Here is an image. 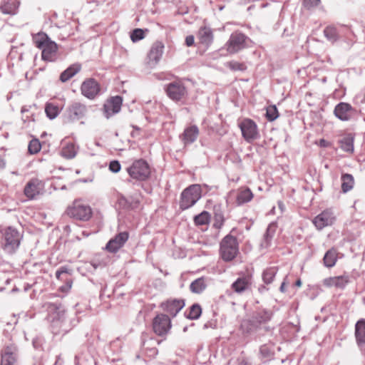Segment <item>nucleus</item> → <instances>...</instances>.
<instances>
[{
  "label": "nucleus",
  "mask_w": 365,
  "mask_h": 365,
  "mask_svg": "<svg viewBox=\"0 0 365 365\" xmlns=\"http://www.w3.org/2000/svg\"><path fill=\"white\" fill-rule=\"evenodd\" d=\"M135 133H132V136H135Z\"/></svg>",
  "instance_id": "obj_62"
},
{
  "label": "nucleus",
  "mask_w": 365,
  "mask_h": 365,
  "mask_svg": "<svg viewBox=\"0 0 365 365\" xmlns=\"http://www.w3.org/2000/svg\"><path fill=\"white\" fill-rule=\"evenodd\" d=\"M335 216L332 211L326 210L317 215L312 220L317 230H321L325 227L331 226L335 221Z\"/></svg>",
  "instance_id": "obj_14"
},
{
  "label": "nucleus",
  "mask_w": 365,
  "mask_h": 365,
  "mask_svg": "<svg viewBox=\"0 0 365 365\" xmlns=\"http://www.w3.org/2000/svg\"><path fill=\"white\" fill-rule=\"evenodd\" d=\"M323 261L325 267H334L337 261V250L335 248L329 250L325 253Z\"/></svg>",
  "instance_id": "obj_32"
},
{
  "label": "nucleus",
  "mask_w": 365,
  "mask_h": 365,
  "mask_svg": "<svg viewBox=\"0 0 365 365\" xmlns=\"http://www.w3.org/2000/svg\"><path fill=\"white\" fill-rule=\"evenodd\" d=\"M302 284V282L299 279L296 282V285L298 286V287H300Z\"/></svg>",
  "instance_id": "obj_59"
},
{
  "label": "nucleus",
  "mask_w": 365,
  "mask_h": 365,
  "mask_svg": "<svg viewBox=\"0 0 365 365\" xmlns=\"http://www.w3.org/2000/svg\"><path fill=\"white\" fill-rule=\"evenodd\" d=\"M324 34L328 41L334 43L339 38L337 30L334 26H327L324 30Z\"/></svg>",
  "instance_id": "obj_39"
},
{
  "label": "nucleus",
  "mask_w": 365,
  "mask_h": 365,
  "mask_svg": "<svg viewBox=\"0 0 365 365\" xmlns=\"http://www.w3.org/2000/svg\"><path fill=\"white\" fill-rule=\"evenodd\" d=\"M252 198L253 193L250 188H241L238 190L236 197V203L238 205H241L250 202Z\"/></svg>",
  "instance_id": "obj_28"
},
{
  "label": "nucleus",
  "mask_w": 365,
  "mask_h": 365,
  "mask_svg": "<svg viewBox=\"0 0 365 365\" xmlns=\"http://www.w3.org/2000/svg\"><path fill=\"white\" fill-rule=\"evenodd\" d=\"M277 230V225L275 223H270L264 235L263 240L261 242V247L263 248H267L271 245L272 238Z\"/></svg>",
  "instance_id": "obj_27"
},
{
  "label": "nucleus",
  "mask_w": 365,
  "mask_h": 365,
  "mask_svg": "<svg viewBox=\"0 0 365 365\" xmlns=\"http://www.w3.org/2000/svg\"><path fill=\"white\" fill-rule=\"evenodd\" d=\"M166 93L170 98L179 101L187 95V90L182 83L175 81L167 86Z\"/></svg>",
  "instance_id": "obj_13"
},
{
  "label": "nucleus",
  "mask_w": 365,
  "mask_h": 365,
  "mask_svg": "<svg viewBox=\"0 0 365 365\" xmlns=\"http://www.w3.org/2000/svg\"><path fill=\"white\" fill-rule=\"evenodd\" d=\"M6 162L4 159L0 158V169H2L5 167Z\"/></svg>",
  "instance_id": "obj_56"
},
{
  "label": "nucleus",
  "mask_w": 365,
  "mask_h": 365,
  "mask_svg": "<svg viewBox=\"0 0 365 365\" xmlns=\"http://www.w3.org/2000/svg\"><path fill=\"white\" fill-rule=\"evenodd\" d=\"M42 58L47 61H53L57 56V44L53 41H50L42 48Z\"/></svg>",
  "instance_id": "obj_23"
},
{
  "label": "nucleus",
  "mask_w": 365,
  "mask_h": 365,
  "mask_svg": "<svg viewBox=\"0 0 365 365\" xmlns=\"http://www.w3.org/2000/svg\"><path fill=\"white\" fill-rule=\"evenodd\" d=\"M279 116L277 108L275 106H270L267 108L266 117L268 120L273 121Z\"/></svg>",
  "instance_id": "obj_44"
},
{
  "label": "nucleus",
  "mask_w": 365,
  "mask_h": 365,
  "mask_svg": "<svg viewBox=\"0 0 365 365\" xmlns=\"http://www.w3.org/2000/svg\"><path fill=\"white\" fill-rule=\"evenodd\" d=\"M250 279L248 277H239L232 284V289L237 293H242L249 288Z\"/></svg>",
  "instance_id": "obj_29"
},
{
  "label": "nucleus",
  "mask_w": 365,
  "mask_h": 365,
  "mask_svg": "<svg viewBox=\"0 0 365 365\" xmlns=\"http://www.w3.org/2000/svg\"><path fill=\"white\" fill-rule=\"evenodd\" d=\"M67 113L71 120H78L86 117L88 108L85 104L73 102L68 107Z\"/></svg>",
  "instance_id": "obj_16"
},
{
  "label": "nucleus",
  "mask_w": 365,
  "mask_h": 365,
  "mask_svg": "<svg viewBox=\"0 0 365 365\" xmlns=\"http://www.w3.org/2000/svg\"><path fill=\"white\" fill-rule=\"evenodd\" d=\"M334 113L335 116L339 120L348 121L356 115L357 110L349 103L341 102L335 106Z\"/></svg>",
  "instance_id": "obj_10"
},
{
  "label": "nucleus",
  "mask_w": 365,
  "mask_h": 365,
  "mask_svg": "<svg viewBox=\"0 0 365 365\" xmlns=\"http://www.w3.org/2000/svg\"><path fill=\"white\" fill-rule=\"evenodd\" d=\"M67 215L81 221H88L92 217L91 207L81 200H75L66 210Z\"/></svg>",
  "instance_id": "obj_5"
},
{
  "label": "nucleus",
  "mask_w": 365,
  "mask_h": 365,
  "mask_svg": "<svg viewBox=\"0 0 365 365\" xmlns=\"http://www.w3.org/2000/svg\"><path fill=\"white\" fill-rule=\"evenodd\" d=\"M77 153V148L73 143L64 146L61 150V155L67 159L73 158Z\"/></svg>",
  "instance_id": "obj_36"
},
{
  "label": "nucleus",
  "mask_w": 365,
  "mask_h": 365,
  "mask_svg": "<svg viewBox=\"0 0 365 365\" xmlns=\"http://www.w3.org/2000/svg\"><path fill=\"white\" fill-rule=\"evenodd\" d=\"M129 235L127 232H120L108 241L106 245V250L110 252H116L124 245Z\"/></svg>",
  "instance_id": "obj_19"
},
{
  "label": "nucleus",
  "mask_w": 365,
  "mask_h": 365,
  "mask_svg": "<svg viewBox=\"0 0 365 365\" xmlns=\"http://www.w3.org/2000/svg\"><path fill=\"white\" fill-rule=\"evenodd\" d=\"M207 287L205 279L200 277L194 280L190 285V289L192 293L200 294Z\"/></svg>",
  "instance_id": "obj_33"
},
{
  "label": "nucleus",
  "mask_w": 365,
  "mask_h": 365,
  "mask_svg": "<svg viewBox=\"0 0 365 365\" xmlns=\"http://www.w3.org/2000/svg\"><path fill=\"white\" fill-rule=\"evenodd\" d=\"M185 301L180 299H169L160 304V307L171 317H175L185 307Z\"/></svg>",
  "instance_id": "obj_15"
},
{
  "label": "nucleus",
  "mask_w": 365,
  "mask_h": 365,
  "mask_svg": "<svg viewBox=\"0 0 365 365\" xmlns=\"http://www.w3.org/2000/svg\"><path fill=\"white\" fill-rule=\"evenodd\" d=\"M45 112L48 118L54 119L59 114L60 109L57 105L52 103H48L45 106Z\"/></svg>",
  "instance_id": "obj_37"
},
{
  "label": "nucleus",
  "mask_w": 365,
  "mask_h": 365,
  "mask_svg": "<svg viewBox=\"0 0 365 365\" xmlns=\"http://www.w3.org/2000/svg\"><path fill=\"white\" fill-rule=\"evenodd\" d=\"M121 166L118 160H113L110 163L109 169L113 173H118L120 170Z\"/></svg>",
  "instance_id": "obj_50"
},
{
  "label": "nucleus",
  "mask_w": 365,
  "mask_h": 365,
  "mask_svg": "<svg viewBox=\"0 0 365 365\" xmlns=\"http://www.w3.org/2000/svg\"><path fill=\"white\" fill-rule=\"evenodd\" d=\"M46 308L48 312V318L51 322L59 321L63 318L65 309L61 303L46 304Z\"/></svg>",
  "instance_id": "obj_20"
},
{
  "label": "nucleus",
  "mask_w": 365,
  "mask_h": 365,
  "mask_svg": "<svg viewBox=\"0 0 365 365\" xmlns=\"http://www.w3.org/2000/svg\"><path fill=\"white\" fill-rule=\"evenodd\" d=\"M41 148L40 141L38 139H33L29 142L28 150L30 154L38 153Z\"/></svg>",
  "instance_id": "obj_43"
},
{
  "label": "nucleus",
  "mask_w": 365,
  "mask_h": 365,
  "mask_svg": "<svg viewBox=\"0 0 365 365\" xmlns=\"http://www.w3.org/2000/svg\"><path fill=\"white\" fill-rule=\"evenodd\" d=\"M163 50L164 44L162 42H155L148 53V64L151 66H156L163 56Z\"/></svg>",
  "instance_id": "obj_18"
},
{
  "label": "nucleus",
  "mask_w": 365,
  "mask_h": 365,
  "mask_svg": "<svg viewBox=\"0 0 365 365\" xmlns=\"http://www.w3.org/2000/svg\"><path fill=\"white\" fill-rule=\"evenodd\" d=\"M320 2V0H304L303 4L304 7L310 9L314 6H317Z\"/></svg>",
  "instance_id": "obj_51"
},
{
  "label": "nucleus",
  "mask_w": 365,
  "mask_h": 365,
  "mask_svg": "<svg viewBox=\"0 0 365 365\" xmlns=\"http://www.w3.org/2000/svg\"><path fill=\"white\" fill-rule=\"evenodd\" d=\"M99 83L94 78L86 79L81 86V94L86 98L93 100L100 93Z\"/></svg>",
  "instance_id": "obj_11"
},
{
  "label": "nucleus",
  "mask_w": 365,
  "mask_h": 365,
  "mask_svg": "<svg viewBox=\"0 0 365 365\" xmlns=\"http://www.w3.org/2000/svg\"><path fill=\"white\" fill-rule=\"evenodd\" d=\"M34 365H41V364H34Z\"/></svg>",
  "instance_id": "obj_63"
},
{
  "label": "nucleus",
  "mask_w": 365,
  "mask_h": 365,
  "mask_svg": "<svg viewBox=\"0 0 365 365\" xmlns=\"http://www.w3.org/2000/svg\"><path fill=\"white\" fill-rule=\"evenodd\" d=\"M171 320L170 317L165 314H158L153 322V329L154 332L158 336H163L168 333L171 328Z\"/></svg>",
  "instance_id": "obj_9"
},
{
  "label": "nucleus",
  "mask_w": 365,
  "mask_h": 365,
  "mask_svg": "<svg viewBox=\"0 0 365 365\" xmlns=\"http://www.w3.org/2000/svg\"><path fill=\"white\" fill-rule=\"evenodd\" d=\"M202 189L200 185H191L181 193L180 207L182 210L193 206L201 198Z\"/></svg>",
  "instance_id": "obj_3"
},
{
  "label": "nucleus",
  "mask_w": 365,
  "mask_h": 365,
  "mask_svg": "<svg viewBox=\"0 0 365 365\" xmlns=\"http://www.w3.org/2000/svg\"><path fill=\"white\" fill-rule=\"evenodd\" d=\"M29 108L26 106H23L21 108V112L23 114L22 120L24 123H29L30 121H34V115L32 114L31 116L28 115H25L26 113H28L29 111Z\"/></svg>",
  "instance_id": "obj_48"
},
{
  "label": "nucleus",
  "mask_w": 365,
  "mask_h": 365,
  "mask_svg": "<svg viewBox=\"0 0 365 365\" xmlns=\"http://www.w3.org/2000/svg\"><path fill=\"white\" fill-rule=\"evenodd\" d=\"M341 190L343 192L346 193L351 190L354 184V178L350 174H344L341 176Z\"/></svg>",
  "instance_id": "obj_35"
},
{
  "label": "nucleus",
  "mask_w": 365,
  "mask_h": 365,
  "mask_svg": "<svg viewBox=\"0 0 365 365\" xmlns=\"http://www.w3.org/2000/svg\"><path fill=\"white\" fill-rule=\"evenodd\" d=\"M227 66L232 71H245L247 67L245 63L237 61H230L227 63Z\"/></svg>",
  "instance_id": "obj_47"
},
{
  "label": "nucleus",
  "mask_w": 365,
  "mask_h": 365,
  "mask_svg": "<svg viewBox=\"0 0 365 365\" xmlns=\"http://www.w3.org/2000/svg\"><path fill=\"white\" fill-rule=\"evenodd\" d=\"M123 103V98L120 96H115L108 99L103 106V113L106 118L120 112Z\"/></svg>",
  "instance_id": "obj_12"
},
{
  "label": "nucleus",
  "mask_w": 365,
  "mask_h": 365,
  "mask_svg": "<svg viewBox=\"0 0 365 365\" xmlns=\"http://www.w3.org/2000/svg\"><path fill=\"white\" fill-rule=\"evenodd\" d=\"M340 148L345 152L353 153L354 151V137L349 134L343 137L340 140Z\"/></svg>",
  "instance_id": "obj_34"
},
{
  "label": "nucleus",
  "mask_w": 365,
  "mask_h": 365,
  "mask_svg": "<svg viewBox=\"0 0 365 365\" xmlns=\"http://www.w3.org/2000/svg\"><path fill=\"white\" fill-rule=\"evenodd\" d=\"M238 126L242 132L243 138L247 143H252L259 138L258 127L254 120L250 118H245L239 123Z\"/></svg>",
  "instance_id": "obj_7"
},
{
  "label": "nucleus",
  "mask_w": 365,
  "mask_h": 365,
  "mask_svg": "<svg viewBox=\"0 0 365 365\" xmlns=\"http://www.w3.org/2000/svg\"><path fill=\"white\" fill-rule=\"evenodd\" d=\"M277 272V269L275 267L266 269L262 274V279L264 282L266 284L272 283Z\"/></svg>",
  "instance_id": "obj_38"
},
{
  "label": "nucleus",
  "mask_w": 365,
  "mask_h": 365,
  "mask_svg": "<svg viewBox=\"0 0 365 365\" xmlns=\"http://www.w3.org/2000/svg\"><path fill=\"white\" fill-rule=\"evenodd\" d=\"M259 351L262 356H266V357L269 356L271 354V351L267 345L261 346V347L259 349Z\"/></svg>",
  "instance_id": "obj_53"
},
{
  "label": "nucleus",
  "mask_w": 365,
  "mask_h": 365,
  "mask_svg": "<svg viewBox=\"0 0 365 365\" xmlns=\"http://www.w3.org/2000/svg\"><path fill=\"white\" fill-rule=\"evenodd\" d=\"M349 282L348 275H341L337 277H330L325 278L322 283L327 287H335L337 289H344Z\"/></svg>",
  "instance_id": "obj_22"
},
{
  "label": "nucleus",
  "mask_w": 365,
  "mask_h": 365,
  "mask_svg": "<svg viewBox=\"0 0 365 365\" xmlns=\"http://www.w3.org/2000/svg\"><path fill=\"white\" fill-rule=\"evenodd\" d=\"M118 205L123 209H129L130 207V203L128 200L123 195H120L118 199Z\"/></svg>",
  "instance_id": "obj_49"
},
{
  "label": "nucleus",
  "mask_w": 365,
  "mask_h": 365,
  "mask_svg": "<svg viewBox=\"0 0 365 365\" xmlns=\"http://www.w3.org/2000/svg\"><path fill=\"white\" fill-rule=\"evenodd\" d=\"M210 215L208 212L203 211L194 217V222L197 225H204L210 222Z\"/></svg>",
  "instance_id": "obj_41"
},
{
  "label": "nucleus",
  "mask_w": 365,
  "mask_h": 365,
  "mask_svg": "<svg viewBox=\"0 0 365 365\" xmlns=\"http://www.w3.org/2000/svg\"><path fill=\"white\" fill-rule=\"evenodd\" d=\"M238 250L237 240L234 236L228 235L220 242V253L224 261L232 260L237 256Z\"/></svg>",
  "instance_id": "obj_4"
},
{
  "label": "nucleus",
  "mask_w": 365,
  "mask_h": 365,
  "mask_svg": "<svg viewBox=\"0 0 365 365\" xmlns=\"http://www.w3.org/2000/svg\"><path fill=\"white\" fill-rule=\"evenodd\" d=\"M135 133H132V136H135Z\"/></svg>",
  "instance_id": "obj_61"
},
{
  "label": "nucleus",
  "mask_w": 365,
  "mask_h": 365,
  "mask_svg": "<svg viewBox=\"0 0 365 365\" xmlns=\"http://www.w3.org/2000/svg\"><path fill=\"white\" fill-rule=\"evenodd\" d=\"M81 69V65L78 63H73L63 71L60 75V81L63 83L68 81Z\"/></svg>",
  "instance_id": "obj_26"
},
{
  "label": "nucleus",
  "mask_w": 365,
  "mask_h": 365,
  "mask_svg": "<svg viewBox=\"0 0 365 365\" xmlns=\"http://www.w3.org/2000/svg\"><path fill=\"white\" fill-rule=\"evenodd\" d=\"M160 344V341L149 337L147 339H143V349L148 351L150 356H155L158 354V349L156 348V345Z\"/></svg>",
  "instance_id": "obj_30"
},
{
  "label": "nucleus",
  "mask_w": 365,
  "mask_h": 365,
  "mask_svg": "<svg viewBox=\"0 0 365 365\" xmlns=\"http://www.w3.org/2000/svg\"><path fill=\"white\" fill-rule=\"evenodd\" d=\"M199 135V129L196 125H191L185 129L181 139L185 145L194 143Z\"/></svg>",
  "instance_id": "obj_25"
},
{
  "label": "nucleus",
  "mask_w": 365,
  "mask_h": 365,
  "mask_svg": "<svg viewBox=\"0 0 365 365\" xmlns=\"http://www.w3.org/2000/svg\"><path fill=\"white\" fill-rule=\"evenodd\" d=\"M356 101H357V103L361 106L365 105V93L361 96H356Z\"/></svg>",
  "instance_id": "obj_55"
},
{
  "label": "nucleus",
  "mask_w": 365,
  "mask_h": 365,
  "mask_svg": "<svg viewBox=\"0 0 365 365\" xmlns=\"http://www.w3.org/2000/svg\"><path fill=\"white\" fill-rule=\"evenodd\" d=\"M127 171L133 179L143 181L145 180L150 174L148 164L144 160H135L127 168Z\"/></svg>",
  "instance_id": "obj_6"
},
{
  "label": "nucleus",
  "mask_w": 365,
  "mask_h": 365,
  "mask_svg": "<svg viewBox=\"0 0 365 365\" xmlns=\"http://www.w3.org/2000/svg\"><path fill=\"white\" fill-rule=\"evenodd\" d=\"M70 273L69 269L66 267H61L56 272V277L58 279H61L63 274Z\"/></svg>",
  "instance_id": "obj_52"
},
{
  "label": "nucleus",
  "mask_w": 365,
  "mask_h": 365,
  "mask_svg": "<svg viewBox=\"0 0 365 365\" xmlns=\"http://www.w3.org/2000/svg\"><path fill=\"white\" fill-rule=\"evenodd\" d=\"M18 350L15 346H7L1 354V365H16Z\"/></svg>",
  "instance_id": "obj_21"
},
{
  "label": "nucleus",
  "mask_w": 365,
  "mask_h": 365,
  "mask_svg": "<svg viewBox=\"0 0 365 365\" xmlns=\"http://www.w3.org/2000/svg\"><path fill=\"white\" fill-rule=\"evenodd\" d=\"M58 361H60V356H58L56 361V363L55 364H57L58 363Z\"/></svg>",
  "instance_id": "obj_60"
},
{
  "label": "nucleus",
  "mask_w": 365,
  "mask_h": 365,
  "mask_svg": "<svg viewBox=\"0 0 365 365\" xmlns=\"http://www.w3.org/2000/svg\"><path fill=\"white\" fill-rule=\"evenodd\" d=\"M247 37L239 31L233 32L225 44L227 52L230 54L236 53L247 47Z\"/></svg>",
  "instance_id": "obj_8"
},
{
  "label": "nucleus",
  "mask_w": 365,
  "mask_h": 365,
  "mask_svg": "<svg viewBox=\"0 0 365 365\" xmlns=\"http://www.w3.org/2000/svg\"><path fill=\"white\" fill-rule=\"evenodd\" d=\"M0 10L5 14H14L16 8L12 3L6 2L1 5Z\"/></svg>",
  "instance_id": "obj_45"
},
{
  "label": "nucleus",
  "mask_w": 365,
  "mask_h": 365,
  "mask_svg": "<svg viewBox=\"0 0 365 365\" xmlns=\"http://www.w3.org/2000/svg\"><path fill=\"white\" fill-rule=\"evenodd\" d=\"M195 43V38L192 35L187 36L185 38V44L187 46H192L194 45Z\"/></svg>",
  "instance_id": "obj_54"
},
{
  "label": "nucleus",
  "mask_w": 365,
  "mask_h": 365,
  "mask_svg": "<svg viewBox=\"0 0 365 365\" xmlns=\"http://www.w3.org/2000/svg\"><path fill=\"white\" fill-rule=\"evenodd\" d=\"M355 335L359 346L365 344V319L357 322L355 326Z\"/></svg>",
  "instance_id": "obj_31"
},
{
  "label": "nucleus",
  "mask_w": 365,
  "mask_h": 365,
  "mask_svg": "<svg viewBox=\"0 0 365 365\" xmlns=\"http://www.w3.org/2000/svg\"><path fill=\"white\" fill-rule=\"evenodd\" d=\"M144 37V31L141 29H134L130 34V38L133 42H137L143 39Z\"/></svg>",
  "instance_id": "obj_46"
},
{
  "label": "nucleus",
  "mask_w": 365,
  "mask_h": 365,
  "mask_svg": "<svg viewBox=\"0 0 365 365\" xmlns=\"http://www.w3.org/2000/svg\"><path fill=\"white\" fill-rule=\"evenodd\" d=\"M197 38L200 42V43L205 45V46H210L214 38L212 30L207 26L201 27L197 33Z\"/></svg>",
  "instance_id": "obj_24"
},
{
  "label": "nucleus",
  "mask_w": 365,
  "mask_h": 365,
  "mask_svg": "<svg viewBox=\"0 0 365 365\" xmlns=\"http://www.w3.org/2000/svg\"><path fill=\"white\" fill-rule=\"evenodd\" d=\"M71 287V282H68L66 289L68 290V289H70Z\"/></svg>",
  "instance_id": "obj_58"
},
{
  "label": "nucleus",
  "mask_w": 365,
  "mask_h": 365,
  "mask_svg": "<svg viewBox=\"0 0 365 365\" xmlns=\"http://www.w3.org/2000/svg\"><path fill=\"white\" fill-rule=\"evenodd\" d=\"M43 190V183L37 178L30 180L24 187V195L30 200L36 198Z\"/></svg>",
  "instance_id": "obj_17"
},
{
  "label": "nucleus",
  "mask_w": 365,
  "mask_h": 365,
  "mask_svg": "<svg viewBox=\"0 0 365 365\" xmlns=\"http://www.w3.org/2000/svg\"><path fill=\"white\" fill-rule=\"evenodd\" d=\"M279 290L282 292H285V282H283L279 287Z\"/></svg>",
  "instance_id": "obj_57"
},
{
  "label": "nucleus",
  "mask_w": 365,
  "mask_h": 365,
  "mask_svg": "<svg viewBox=\"0 0 365 365\" xmlns=\"http://www.w3.org/2000/svg\"><path fill=\"white\" fill-rule=\"evenodd\" d=\"M0 232L2 234L1 248L8 254H14L20 245L22 235L12 227L3 229L0 226Z\"/></svg>",
  "instance_id": "obj_1"
},
{
  "label": "nucleus",
  "mask_w": 365,
  "mask_h": 365,
  "mask_svg": "<svg viewBox=\"0 0 365 365\" xmlns=\"http://www.w3.org/2000/svg\"><path fill=\"white\" fill-rule=\"evenodd\" d=\"M272 317V313L267 310L256 312L250 319L242 321L240 328L245 333H251L256 331L262 324L269 322Z\"/></svg>",
  "instance_id": "obj_2"
},
{
  "label": "nucleus",
  "mask_w": 365,
  "mask_h": 365,
  "mask_svg": "<svg viewBox=\"0 0 365 365\" xmlns=\"http://www.w3.org/2000/svg\"><path fill=\"white\" fill-rule=\"evenodd\" d=\"M50 39L46 34L39 33L34 37V43L37 48H42L50 42Z\"/></svg>",
  "instance_id": "obj_40"
},
{
  "label": "nucleus",
  "mask_w": 365,
  "mask_h": 365,
  "mask_svg": "<svg viewBox=\"0 0 365 365\" xmlns=\"http://www.w3.org/2000/svg\"><path fill=\"white\" fill-rule=\"evenodd\" d=\"M201 313V307L198 304H194L190 307L189 313L186 317L190 319H197L200 317Z\"/></svg>",
  "instance_id": "obj_42"
}]
</instances>
